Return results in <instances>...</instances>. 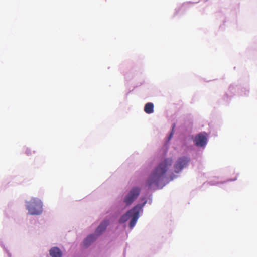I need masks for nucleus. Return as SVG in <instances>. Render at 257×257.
Wrapping results in <instances>:
<instances>
[{
  "instance_id": "f257e3e1",
  "label": "nucleus",
  "mask_w": 257,
  "mask_h": 257,
  "mask_svg": "<svg viewBox=\"0 0 257 257\" xmlns=\"http://www.w3.org/2000/svg\"><path fill=\"white\" fill-rule=\"evenodd\" d=\"M173 163L172 158H168L161 161L149 176L146 185L149 188L155 186L158 187L163 182L166 172Z\"/></svg>"
},
{
  "instance_id": "f03ea898",
  "label": "nucleus",
  "mask_w": 257,
  "mask_h": 257,
  "mask_svg": "<svg viewBox=\"0 0 257 257\" xmlns=\"http://www.w3.org/2000/svg\"><path fill=\"white\" fill-rule=\"evenodd\" d=\"M145 203L146 202L143 204H138L134 206L132 209L128 211L124 215L121 216L119 221V223H124L131 218L129 226L131 229H132L135 225L139 217L140 210Z\"/></svg>"
},
{
  "instance_id": "7ed1b4c3",
  "label": "nucleus",
  "mask_w": 257,
  "mask_h": 257,
  "mask_svg": "<svg viewBox=\"0 0 257 257\" xmlns=\"http://www.w3.org/2000/svg\"><path fill=\"white\" fill-rule=\"evenodd\" d=\"M108 224L109 221L108 220H104L102 221L96 229V234L89 235L85 238L83 241L84 246L86 247L89 246L97 239L98 235H100L105 230Z\"/></svg>"
},
{
  "instance_id": "20e7f679",
  "label": "nucleus",
  "mask_w": 257,
  "mask_h": 257,
  "mask_svg": "<svg viewBox=\"0 0 257 257\" xmlns=\"http://www.w3.org/2000/svg\"><path fill=\"white\" fill-rule=\"evenodd\" d=\"M27 209L30 215H39L42 212V203L38 198H32L27 202Z\"/></svg>"
},
{
  "instance_id": "39448f33",
  "label": "nucleus",
  "mask_w": 257,
  "mask_h": 257,
  "mask_svg": "<svg viewBox=\"0 0 257 257\" xmlns=\"http://www.w3.org/2000/svg\"><path fill=\"white\" fill-rule=\"evenodd\" d=\"M140 189L139 187H133L124 199V202L126 205H130L140 194Z\"/></svg>"
},
{
  "instance_id": "423d86ee",
  "label": "nucleus",
  "mask_w": 257,
  "mask_h": 257,
  "mask_svg": "<svg viewBox=\"0 0 257 257\" xmlns=\"http://www.w3.org/2000/svg\"><path fill=\"white\" fill-rule=\"evenodd\" d=\"M190 159L187 157H179L175 162L174 165V171L176 173H179L189 163Z\"/></svg>"
},
{
  "instance_id": "0eeeda50",
  "label": "nucleus",
  "mask_w": 257,
  "mask_h": 257,
  "mask_svg": "<svg viewBox=\"0 0 257 257\" xmlns=\"http://www.w3.org/2000/svg\"><path fill=\"white\" fill-rule=\"evenodd\" d=\"M207 134L205 132H202L196 135L194 139L195 145L197 146H204L207 141Z\"/></svg>"
},
{
  "instance_id": "6e6552de",
  "label": "nucleus",
  "mask_w": 257,
  "mask_h": 257,
  "mask_svg": "<svg viewBox=\"0 0 257 257\" xmlns=\"http://www.w3.org/2000/svg\"><path fill=\"white\" fill-rule=\"evenodd\" d=\"M50 255L52 257H61L62 252L58 247H53L50 250Z\"/></svg>"
},
{
  "instance_id": "1a4fd4ad",
  "label": "nucleus",
  "mask_w": 257,
  "mask_h": 257,
  "mask_svg": "<svg viewBox=\"0 0 257 257\" xmlns=\"http://www.w3.org/2000/svg\"><path fill=\"white\" fill-rule=\"evenodd\" d=\"M144 111L147 114H151L154 112V105L151 102L146 103L144 107Z\"/></svg>"
},
{
  "instance_id": "9d476101",
  "label": "nucleus",
  "mask_w": 257,
  "mask_h": 257,
  "mask_svg": "<svg viewBox=\"0 0 257 257\" xmlns=\"http://www.w3.org/2000/svg\"><path fill=\"white\" fill-rule=\"evenodd\" d=\"M26 153L27 155H30L31 154V152L30 149L27 148L26 150Z\"/></svg>"
},
{
  "instance_id": "9b49d317",
  "label": "nucleus",
  "mask_w": 257,
  "mask_h": 257,
  "mask_svg": "<svg viewBox=\"0 0 257 257\" xmlns=\"http://www.w3.org/2000/svg\"><path fill=\"white\" fill-rule=\"evenodd\" d=\"M172 135V133H171V134L170 135L169 139L171 138Z\"/></svg>"
}]
</instances>
